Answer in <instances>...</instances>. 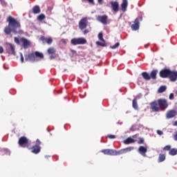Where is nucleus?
Returning <instances> with one entry per match:
<instances>
[{
  "label": "nucleus",
  "mask_w": 177,
  "mask_h": 177,
  "mask_svg": "<svg viewBox=\"0 0 177 177\" xmlns=\"http://www.w3.org/2000/svg\"><path fill=\"white\" fill-rule=\"evenodd\" d=\"M7 21L8 22V26L4 28V32L6 35H10V33L12 32L14 34H20L19 29L21 26L20 22L13 18L12 16H8L7 18Z\"/></svg>",
  "instance_id": "nucleus-1"
},
{
  "label": "nucleus",
  "mask_w": 177,
  "mask_h": 177,
  "mask_svg": "<svg viewBox=\"0 0 177 177\" xmlns=\"http://www.w3.org/2000/svg\"><path fill=\"white\" fill-rule=\"evenodd\" d=\"M135 147H129L122 149H120L119 151H115L114 149H102L101 153H103V154H105L106 156H120L121 154H125L127 153H129V151H132V150H134Z\"/></svg>",
  "instance_id": "nucleus-2"
},
{
  "label": "nucleus",
  "mask_w": 177,
  "mask_h": 177,
  "mask_svg": "<svg viewBox=\"0 0 177 177\" xmlns=\"http://www.w3.org/2000/svg\"><path fill=\"white\" fill-rule=\"evenodd\" d=\"M38 57L39 59H44V54L38 52V51H35V52H32L31 53H29L28 55H25V60L26 62H32V63L35 62H38Z\"/></svg>",
  "instance_id": "nucleus-3"
},
{
  "label": "nucleus",
  "mask_w": 177,
  "mask_h": 177,
  "mask_svg": "<svg viewBox=\"0 0 177 177\" xmlns=\"http://www.w3.org/2000/svg\"><path fill=\"white\" fill-rule=\"evenodd\" d=\"M14 41L15 42V44H17V45H20V44H22V46H24V49H27V48L31 46V41H30L25 37H21L19 39L18 37H15L14 38Z\"/></svg>",
  "instance_id": "nucleus-4"
},
{
  "label": "nucleus",
  "mask_w": 177,
  "mask_h": 177,
  "mask_svg": "<svg viewBox=\"0 0 177 177\" xmlns=\"http://www.w3.org/2000/svg\"><path fill=\"white\" fill-rule=\"evenodd\" d=\"M72 45H85L86 44V39L82 37L73 38L71 40Z\"/></svg>",
  "instance_id": "nucleus-5"
},
{
  "label": "nucleus",
  "mask_w": 177,
  "mask_h": 177,
  "mask_svg": "<svg viewBox=\"0 0 177 177\" xmlns=\"http://www.w3.org/2000/svg\"><path fill=\"white\" fill-rule=\"evenodd\" d=\"M158 103L159 106L160 110L164 111V110H167L168 109V101L165 99H159L158 100Z\"/></svg>",
  "instance_id": "nucleus-6"
},
{
  "label": "nucleus",
  "mask_w": 177,
  "mask_h": 177,
  "mask_svg": "<svg viewBox=\"0 0 177 177\" xmlns=\"http://www.w3.org/2000/svg\"><path fill=\"white\" fill-rule=\"evenodd\" d=\"M143 21V17H140L139 18H136L135 21H133L134 24H133L131 26V28L133 31H138L139 30V24L140 21Z\"/></svg>",
  "instance_id": "nucleus-7"
},
{
  "label": "nucleus",
  "mask_w": 177,
  "mask_h": 177,
  "mask_svg": "<svg viewBox=\"0 0 177 177\" xmlns=\"http://www.w3.org/2000/svg\"><path fill=\"white\" fill-rule=\"evenodd\" d=\"M150 106V110L153 113H158L160 111V106L158 105V101L155 100L149 104Z\"/></svg>",
  "instance_id": "nucleus-8"
},
{
  "label": "nucleus",
  "mask_w": 177,
  "mask_h": 177,
  "mask_svg": "<svg viewBox=\"0 0 177 177\" xmlns=\"http://www.w3.org/2000/svg\"><path fill=\"white\" fill-rule=\"evenodd\" d=\"M18 144L20 147H28V139L26 136H22L19 139Z\"/></svg>",
  "instance_id": "nucleus-9"
},
{
  "label": "nucleus",
  "mask_w": 177,
  "mask_h": 177,
  "mask_svg": "<svg viewBox=\"0 0 177 177\" xmlns=\"http://www.w3.org/2000/svg\"><path fill=\"white\" fill-rule=\"evenodd\" d=\"M47 53L50 55V59L53 60V59H56L57 57V55L56 54V49L54 47H50L47 50Z\"/></svg>",
  "instance_id": "nucleus-10"
},
{
  "label": "nucleus",
  "mask_w": 177,
  "mask_h": 177,
  "mask_svg": "<svg viewBox=\"0 0 177 177\" xmlns=\"http://www.w3.org/2000/svg\"><path fill=\"white\" fill-rule=\"evenodd\" d=\"M6 52L8 55H16V51L15 50V45L12 44H7L6 46Z\"/></svg>",
  "instance_id": "nucleus-11"
},
{
  "label": "nucleus",
  "mask_w": 177,
  "mask_h": 177,
  "mask_svg": "<svg viewBox=\"0 0 177 177\" xmlns=\"http://www.w3.org/2000/svg\"><path fill=\"white\" fill-rule=\"evenodd\" d=\"M88 26V19L86 17L82 18L79 21V28L80 30H85Z\"/></svg>",
  "instance_id": "nucleus-12"
},
{
  "label": "nucleus",
  "mask_w": 177,
  "mask_h": 177,
  "mask_svg": "<svg viewBox=\"0 0 177 177\" xmlns=\"http://www.w3.org/2000/svg\"><path fill=\"white\" fill-rule=\"evenodd\" d=\"M97 21H100V23L106 26V24H107V20H109V17L106 15H98L97 17Z\"/></svg>",
  "instance_id": "nucleus-13"
},
{
  "label": "nucleus",
  "mask_w": 177,
  "mask_h": 177,
  "mask_svg": "<svg viewBox=\"0 0 177 177\" xmlns=\"http://www.w3.org/2000/svg\"><path fill=\"white\" fill-rule=\"evenodd\" d=\"M171 70L169 69H162V71H160L159 75L161 78H169V73Z\"/></svg>",
  "instance_id": "nucleus-14"
},
{
  "label": "nucleus",
  "mask_w": 177,
  "mask_h": 177,
  "mask_svg": "<svg viewBox=\"0 0 177 177\" xmlns=\"http://www.w3.org/2000/svg\"><path fill=\"white\" fill-rule=\"evenodd\" d=\"M176 115H177L176 109L169 110L166 113V118L169 120L171 118H174V117H176Z\"/></svg>",
  "instance_id": "nucleus-15"
},
{
  "label": "nucleus",
  "mask_w": 177,
  "mask_h": 177,
  "mask_svg": "<svg viewBox=\"0 0 177 177\" xmlns=\"http://www.w3.org/2000/svg\"><path fill=\"white\" fill-rule=\"evenodd\" d=\"M168 78L171 82H175L177 80V71H170Z\"/></svg>",
  "instance_id": "nucleus-16"
},
{
  "label": "nucleus",
  "mask_w": 177,
  "mask_h": 177,
  "mask_svg": "<svg viewBox=\"0 0 177 177\" xmlns=\"http://www.w3.org/2000/svg\"><path fill=\"white\" fill-rule=\"evenodd\" d=\"M110 5L111 6V9L113 12H118L119 8H120V4L117 1H110Z\"/></svg>",
  "instance_id": "nucleus-17"
},
{
  "label": "nucleus",
  "mask_w": 177,
  "mask_h": 177,
  "mask_svg": "<svg viewBox=\"0 0 177 177\" xmlns=\"http://www.w3.org/2000/svg\"><path fill=\"white\" fill-rule=\"evenodd\" d=\"M40 40H41L44 44H47L48 45H51L52 42H53L52 37H45V36H41Z\"/></svg>",
  "instance_id": "nucleus-18"
},
{
  "label": "nucleus",
  "mask_w": 177,
  "mask_h": 177,
  "mask_svg": "<svg viewBox=\"0 0 177 177\" xmlns=\"http://www.w3.org/2000/svg\"><path fill=\"white\" fill-rule=\"evenodd\" d=\"M30 150H32L31 152L33 154H39L41 153V147L39 145H34L31 148H29Z\"/></svg>",
  "instance_id": "nucleus-19"
},
{
  "label": "nucleus",
  "mask_w": 177,
  "mask_h": 177,
  "mask_svg": "<svg viewBox=\"0 0 177 177\" xmlns=\"http://www.w3.org/2000/svg\"><path fill=\"white\" fill-rule=\"evenodd\" d=\"M138 152L141 156H143V157H146V153H147V147L140 146L138 148Z\"/></svg>",
  "instance_id": "nucleus-20"
},
{
  "label": "nucleus",
  "mask_w": 177,
  "mask_h": 177,
  "mask_svg": "<svg viewBox=\"0 0 177 177\" xmlns=\"http://www.w3.org/2000/svg\"><path fill=\"white\" fill-rule=\"evenodd\" d=\"M30 13H33V15H38L39 13H41V8H39V6H35L32 11H30Z\"/></svg>",
  "instance_id": "nucleus-21"
},
{
  "label": "nucleus",
  "mask_w": 177,
  "mask_h": 177,
  "mask_svg": "<svg viewBox=\"0 0 177 177\" xmlns=\"http://www.w3.org/2000/svg\"><path fill=\"white\" fill-rule=\"evenodd\" d=\"M127 8H128V0H122L121 4V9L122 12H127Z\"/></svg>",
  "instance_id": "nucleus-22"
},
{
  "label": "nucleus",
  "mask_w": 177,
  "mask_h": 177,
  "mask_svg": "<svg viewBox=\"0 0 177 177\" xmlns=\"http://www.w3.org/2000/svg\"><path fill=\"white\" fill-rule=\"evenodd\" d=\"M158 73V70H153L151 71L149 77H151V79L152 80H157V73Z\"/></svg>",
  "instance_id": "nucleus-23"
},
{
  "label": "nucleus",
  "mask_w": 177,
  "mask_h": 177,
  "mask_svg": "<svg viewBox=\"0 0 177 177\" xmlns=\"http://www.w3.org/2000/svg\"><path fill=\"white\" fill-rule=\"evenodd\" d=\"M135 142H136V140H133V138L129 137L124 141V145H131V143H135Z\"/></svg>",
  "instance_id": "nucleus-24"
},
{
  "label": "nucleus",
  "mask_w": 177,
  "mask_h": 177,
  "mask_svg": "<svg viewBox=\"0 0 177 177\" xmlns=\"http://www.w3.org/2000/svg\"><path fill=\"white\" fill-rule=\"evenodd\" d=\"M142 76L144 78V80H145V81H150L151 80L150 75L147 73V72H142Z\"/></svg>",
  "instance_id": "nucleus-25"
},
{
  "label": "nucleus",
  "mask_w": 177,
  "mask_h": 177,
  "mask_svg": "<svg viewBox=\"0 0 177 177\" xmlns=\"http://www.w3.org/2000/svg\"><path fill=\"white\" fill-rule=\"evenodd\" d=\"M132 106L134 110H139V106L138 105V101H136V100H133Z\"/></svg>",
  "instance_id": "nucleus-26"
},
{
  "label": "nucleus",
  "mask_w": 177,
  "mask_h": 177,
  "mask_svg": "<svg viewBox=\"0 0 177 177\" xmlns=\"http://www.w3.org/2000/svg\"><path fill=\"white\" fill-rule=\"evenodd\" d=\"M165 154L160 153L159 154L158 161V162H162L163 161H165Z\"/></svg>",
  "instance_id": "nucleus-27"
},
{
  "label": "nucleus",
  "mask_w": 177,
  "mask_h": 177,
  "mask_svg": "<svg viewBox=\"0 0 177 177\" xmlns=\"http://www.w3.org/2000/svg\"><path fill=\"white\" fill-rule=\"evenodd\" d=\"M169 154L170 156H176V154H177V149L173 148V149H170L169 151Z\"/></svg>",
  "instance_id": "nucleus-28"
},
{
  "label": "nucleus",
  "mask_w": 177,
  "mask_h": 177,
  "mask_svg": "<svg viewBox=\"0 0 177 177\" xmlns=\"http://www.w3.org/2000/svg\"><path fill=\"white\" fill-rule=\"evenodd\" d=\"M165 91H167V86H161L158 90V93H162L164 92H165Z\"/></svg>",
  "instance_id": "nucleus-29"
},
{
  "label": "nucleus",
  "mask_w": 177,
  "mask_h": 177,
  "mask_svg": "<svg viewBox=\"0 0 177 177\" xmlns=\"http://www.w3.org/2000/svg\"><path fill=\"white\" fill-rule=\"evenodd\" d=\"M46 17L44 14H40L37 17V20H39V21H42V20H45Z\"/></svg>",
  "instance_id": "nucleus-30"
},
{
  "label": "nucleus",
  "mask_w": 177,
  "mask_h": 177,
  "mask_svg": "<svg viewBox=\"0 0 177 177\" xmlns=\"http://www.w3.org/2000/svg\"><path fill=\"white\" fill-rule=\"evenodd\" d=\"M98 38H99L100 41H102V42H104V39L103 38V33L102 32H100L98 34Z\"/></svg>",
  "instance_id": "nucleus-31"
},
{
  "label": "nucleus",
  "mask_w": 177,
  "mask_h": 177,
  "mask_svg": "<svg viewBox=\"0 0 177 177\" xmlns=\"http://www.w3.org/2000/svg\"><path fill=\"white\" fill-rule=\"evenodd\" d=\"M145 143V139L142 138H140L139 140L138 141V145H143Z\"/></svg>",
  "instance_id": "nucleus-32"
},
{
  "label": "nucleus",
  "mask_w": 177,
  "mask_h": 177,
  "mask_svg": "<svg viewBox=\"0 0 177 177\" xmlns=\"http://www.w3.org/2000/svg\"><path fill=\"white\" fill-rule=\"evenodd\" d=\"M163 150H166L167 151H170L171 150V145H167L163 148Z\"/></svg>",
  "instance_id": "nucleus-33"
},
{
  "label": "nucleus",
  "mask_w": 177,
  "mask_h": 177,
  "mask_svg": "<svg viewBox=\"0 0 177 177\" xmlns=\"http://www.w3.org/2000/svg\"><path fill=\"white\" fill-rule=\"evenodd\" d=\"M118 46H120V43L119 42H118L115 45L111 46V49H115L116 48H118Z\"/></svg>",
  "instance_id": "nucleus-34"
},
{
  "label": "nucleus",
  "mask_w": 177,
  "mask_h": 177,
  "mask_svg": "<svg viewBox=\"0 0 177 177\" xmlns=\"http://www.w3.org/2000/svg\"><path fill=\"white\" fill-rule=\"evenodd\" d=\"M142 98V94H138L136 96V97L134 98V100H136V101L139 100V99Z\"/></svg>",
  "instance_id": "nucleus-35"
},
{
  "label": "nucleus",
  "mask_w": 177,
  "mask_h": 177,
  "mask_svg": "<svg viewBox=\"0 0 177 177\" xmlns=\"http://www.w3.org/2000/svg\"><path fill=\"white\" fill-rule=\"evenodd\" d=\"M96 45H98L99 46H106V44H104L100 41H96Z\"/></svg>",
  "instance_id": "nucleus-36"
},
{
  "label": "nucleus",
  "mask_w": 177,
  "mask_h": 177,
  "mask_svg": "<svg viewBox=\"0 0 177 177\" xmlns=\"http://www.w3.org/2000/svg\"><path fill=\"white\" fill-rule=\"evenodd\" d=\"M42 144V142H41V140H39V139H37V140H36V145H35V146H39L40 145H41Z\"/></svg>",
  "instance_id": "nucleus-37"
},
{
  "label": "nucleus",
  "mask_w": 177,
  "mask_h": 177,
  "mask_svg": "<svg viewBox=\"0 0 177 177\" xmlns=\"http://www.w3.org/2000/svg\"><path fill=\"white\" fill-rule=\"evenodd\" d=\"M106 138H109V139H115V135H108Z\"/></svg>",
  "instance_id": "nucleus-38"
},
{
  "label": "nucleus",
  "mask_w": 177,
  "mask_h": 177,
  "mask_svg": "<svg viewBox=\"0 0 177 177\" xmlns=\"http://www.w3.org/2000/svg\"><path fill=\"white\" fill-rule=\"evenodd\" d=\"M20 56H21V63H24V57H23V53H20Z\"/></svg>",
  "instance_id": "nucleus-39"
},
{
  "label": "nucleus",
  "mask_w": 177,
  "mask_h": 177,
  "mask_svg": "<svg viewBox=\"0 0 177 177\" xmlns=\"http://www.w3.org/2000/svg\"><path fill=\"white\" fill-rule=\"evenodd\" d=\"M173 139H174V140H175L176 142H177V131H176V133L173 136Z\"/></svg>",
  "instance_id": "nucleus-40"
},
{
  "label": "nucleus",
  "mask_w": 177,
  "mask_h": 177,
  "mask_svg": "<svg viewBox=\"0 0 177 177\" xmlns=\"http://www.w3.org/2000/svg\"><path fill=\"white\" fill-rule=\"evenodd\" d=\"M169 99H170V100H174V93H170Z\"/></svg>",
  "instance_id": "nucleus-41"
},
{
  "label": "nucleus",
  "mask_w": 177,
  "mask_h": 177,
  "mask_svg": "<svg viewBox=\"0 0 177 177\" xmlns=\"http://www.w3.org/2000/svg\"><path fill=\"white\" fill-rule=\"evenodd\" d=\"M83 32H84V35H85L88 34V32H89V30L86 29V30H84Z\"/></svg>",
  "instance_id": "nucleus-42"
},
{
  "label": "nucleus",
  "mask_w": 177,
  "mask_h": 177,
  "mask_svg": "<svg viewBox=\"0 0 177 177\" xmlns=\"http://www.w3.org/2000/svg\"><path fill=\"white\" fill-rule=\"evenodd\" d=\"M157 133H158V135H162L163 133L161 130H158Z\"/></svg>",
  "instance_id": "nucleus-43"
},
{
  "label": "nucleus",
  "mask_w": 177,
  "mask_h": 177,
  "mask_svg": "<svg viewBox=\"0 0 177 177\" xmlns=\"http://www.w3.org/2000/svg\"><path fill=\"white\" fill-rule=\"evenodd\" d=\"M0 53H3V47L0 46Z\"/></svg>",
  "instance_id": "nucleus-44"
},
{
  "label": "nucleus",
  "mask_w": 177,
  "mask_h": 177,
  "mask_svg": "<svg viewBox=\"0 0 177 177\" xmlns=\"http://www.w3.org/2000/svg\"><path fill=\"white\" fill-rule=\"evenodd\" d=\"M97 2L100 5H102L103 0H97Z\"/></svg>",
  "instance_id": "nucleus-45"
},
{
  "label": "nucleus",
  "mask_w": 177,
  "mask_h": 177,
  "mask_svg": "<svg viewBox=\"0 0 177 177\" xmlns=\"http://www.w3.org/2000/svg\"><path fill=\"white\" fill-rule=\"evenodd\" d=\"M174 127H177V120L174 123Z\"/></svg>",
  "instance_id": "nucleus-46"
},
{
  "label": "nucleus",
  "mask_w": 177,
  "mask_h": 177,
  "mask_svg": "<svg viewBox=\"0 0 177 177\" xmlns=\"http://www.w3.org/2000/svg\"><path fill=\"white\" fill-rule=\"evenodd\" d=\"M62 42H64V44H66V40L65 39H62Z\"/></svg>",
  "instance_id": "nucleus-47"
},
{
  "label": "nucleus",
  "mask_w": 177,
  "mask_h": 177,
  "mask_svg": "<svg viewBox=\"0 0 177 177\" xmlns=\"http://www.w3.org/2000/svg\"><path fill=\"white\" fill-rule=\"evenodd\" d=\"M133 138H136V135L133 136Z\"/></svg>",
  "instance_id": "nucleus-48"
},
{
  "label": "nucleus",
  "mask_w": 177,
  "mask_h": 177,
  "mask_svg": "<svg viewBox=\"0 0 177 177\" xmlns=\"http://www.w3.org/2000/svg\"><path fill=\"white\" fill-rule=\"evenodd\" d=\"M2 1H3V0H0V2H2Z\"/></svg>",
  "instance_id": "nucleus-49"
}]
</instances>
